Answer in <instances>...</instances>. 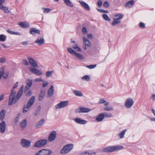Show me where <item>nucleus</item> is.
<instances>
[{
	"label": "nucleus",
	"mask_w": 155,
	"mask_h": 155,
	"mask_svg": "<svg viewBox=\"0 0 155 155\" xmlns=\"http://www.w3.org/2000/svg\"><path fill=\"white\" fill-rule=\"evenodd\" d=\"M73 145L71 144H67L61 150V153L62 154L67 153L73 149Z\"/></svg>",
	"instance_id": "obj_3"
},
{
	"label": "nucleus",
	"mask_w": 155,
	"mask_h": 155,
	"mask_svg": "<svg viewBox=\"0 0 155 155\" xmlns=\"http://www.w3.org/2000/svg\"><path fill=\"white\" fill-rule=\"evenodd\" d=\"M72 47L76 51H78L80 52L82 51L81 49L78 46L77 44H76L75 46H73Z\"/></svg>",
	"instance_id": "obj_36"
},
{
	"label": "nucleus",
	"mask_w": 155,
	"mask_h": 155,
	"mask_svg": "<svg viewBox=\"0 0 155 155\" xmlns=\"http://www.w3.org/2000/svg\"><path fill=\"white\" fill-rule=\"evenodd\" d=\"M74 120L76 123L81 124H85L87 123L86 120H82L79 118H75L74 119Z\"/></svg>",
	"instance_id": "obj_15"
},
{
	"label": "nucleus",
	"mask_w": 155,
	"mask_h": 155,
	"mask_svg": "<svg viewBox=\"0 0 155 155\" xmlns=\"http://www.w3.org/2000/svg\"><path fill=\"white\" fill-rule=\"evenodd\" d=\"M74 55L80 59L82 60L83 59L84 57L81 54L76 52Z\"/></svg>",
	"instance_id": "obj_42"
},
{
	"label": "nucleus",
	"mask_w": 155,
	"mask_h": 155,
	"mask_svg": "<svg viewBox=\"0 0 155 155\" xmlns=\"http://www.w3.org/2000/svg\"><path fill=\"white\" fill-rule=\"evenodd\" d=\"M6 113V110L3 109L0 112V120L3 121L4 120Z\"/></svg>",
	"instance_id": "obj_21"
},
{
	"label": "nucleus",
	"mask_w": 155,
	"mask_h": 155,
	"mask_svg": "<svg viewBox=\"0 0 155 155\" xmlns=\"http://www.w3.org/2000/svg\"><path fill=\"white\" fill-rule=\"evenodd\" d=\"M134 103L133 99L132 98H128L126 99L124 103V106L127 108H130L133 105Z\"/></svg>",
	"instance_id": "obj_6"
},
{
	"label": "nucleus",
	"mask_w": 155,
	"mask_h": 155,
	"mask_svg": "<svg viewBox=\"0 0 155 155\" xmlns=\"http://www.w3.org/2000/svg\"><path fill=\"white\" fill-rule=\"evenodd\" d=\"M103 18L105 20L110 21V19L109 18L108 16L106 14H103L102 15Z\"/></svg>",
	"instance_id": "obj_39"
},
{
	"label": "nucleus",
	"mask_w": 155,
	"mask_h": 155,
	"mask_svg": "<svg viewBox=\"0 0 155 155\" xmlns=\"http://www.w3.org/2000/svg\"><path fill=\"white\" fill-rule=\"evenodd\" d=\"M46 139H42L37 141L35 144L34 147H40L45 145L47 143Z\"/></svg>",
	"instance_id": "obj_4"
},
{
	"label": "nucleus",
	"mask_w": 155,
	"mask_h": 155,
	"mask_svg": "<svg viewBox=\"0 0 155 155\" xmlns=\"http://www.w3.org/2000/svg\"><path fill=\"white\" fill-rule=\"evenodd\" d=\"M51 153V151L48 150L42 149L36 153L35 155H50Z\"/></svg>",
	"instance_id": "obj_7"
},
{
	"label": "nucleus",
	"mask_w": 155,
	"mask_h": 155,
	"mask_svg": "<svg viewBox=\"0 0 155 155\" xmlns=\"http://www.w3.org/2000/svg\"><path fill=\"white\" fill-rule=\"evenodd\" d=\"M97 65L95 64H92L86 66V67L90 69H92L95 68L96 67Z\"/></svg>",
	"instance_id": "obj_47"
},
{
	"label": "nucleus",
	"mask_w": 155,
	"mask_h": 155,
	"mask_svg": "<svg viewBox=\"0 0 155 155\" xmlns=\"http://www.w3.org/2000/svg\"><path fill=\"white\" fill-rule=\"evenodd\" d=\"M30 107H29L27 105L26 106H24L23 110V113H25L28 111Z\"/></svg>",
	"instance_id": "obj_48"
},
{
	"label": "nucleus",
	"mask_w": 155,
	"mask_h": 155,
	"mask_svg": "<svg viewBox=\"0 0 155 155\" xmlns=\"http://www.w3.org/2000/svg\"><path fill=\"white\" fill-rule=\"evenodd\" d=\"M79 3L81 4V6L84 7L85 9L89 11L90 8L86 2L83 1H79Z\"/></svg>",
	"instance_id": "obj_16"
},
{
	"label": "nucleus",
	"mask_w": 155,
	"mask_h": 155,
	"mask_svg": "<svg viewBox=\"0 0 155 155\" xmlns=\"http://www.w3.org/2000/svg\"><path fill=\"white\" fill-rule=\"evenodd\" d=\"M102 2L101 0H99L97 2L98 5L99 6H102Z\"/></svg>",
	"instance_id": "obj_60"
},
{
	"label": "nucleus",
	"mask_w": 155,
	"mask_h": 155,
	"mask_svg": "<svg viewBox=\"0 0 155 155\" xmlns=\"http://www.w3.org/2000/svg\"><path fill=\"white\" fill-rule=\"evenodd\" d=\"M41 109V106H38L36 109L35 110V112L34 114V115L35 116H36L39 114Z\"/></svg>",
	"instance_id": "obj_34"
},
{
	"label": "nucleus",
	"mask_w": 155,
	"mask_h": 155,
	"mask_svg": "<svg viewBox=\"0 0 155 155\" xmlns=\"http://www.w3.org/2000/svg\"><path fill=\"white\" fill-rule=\"evenodd\" d=\"M18 82H17L15 84L12 89L14 90V89L16 88L18 86Z\"/></svg>",
	"instance_id": "obj_63"
},
{
	"label": "nucleus",
	"mask_w": 155,
	"mask_h": 155,
	"mask_svg": "<svg viewBox=\"0 0 155 155\" xmlns=\"http://www.w3.org/2000/svg\"><path fill=\"white\" fill-rule=\"evenodd\" d=\"M91 110L90 108L84 107H79L75 110V112L77 113H85L90 112Z\"/></svg>",
	"instance_id": "obj_9"
},
{
	"label": "nucleus",
	"mask_w": 155,
	"mask_h": 155,
	"mask_svg": "<svg viewBox=\"0 0 155 155\" xmlns=\"http://www.w3.org/2000/svg\"><path fill=\"white\" fill-rule=\"evenodd\" d=\"M32 82L33 81L32 79H28L26 81V85L31 87L32 85Z\"/></svg>",
	"instance_id": "obj_37"
},
{
	"label": "nucleus",
	"mask_w": 155,
	"mask_h": 155,
	"mask_svg": "<svg viewBox=\"0 0 155 155\" xmlns=\"http://www.w3.org/2000/svg\"><path fill=\"white\" fill-rule=\"evenodd\" d=\"M67 50L71 54H74V55L75 53H76V52L71 48H67Z\"/></svg>",
	"instance_id": "obj_38"
},
{
	"label": "nucleus",
	"mask_w": 155,
	"mask_h": 155,
	"mask_svg": "<svg viewBox=\"0 0 155 155\" xmlns=\"http://www.w3.org/2000/svg\"><path fill=\"white\" fill-rule=\"evenodd\" d=\"M56 133L55 131H52L49 135L48 140L49 142L53 141L55 138Z\"/></svg>",
	"instance_id": "obj_10"
},
{
	"label": "nucleus",
	"mask_w": 155,
	"mask_h": 155,
	"mask_svg": "<svg viewBox=\"0 0 155 155\" xmlns=\"http://www.w3.org/2000/svg\"><path fill=\"white\" fill-rule=\"evenodd\" d=\"M45 122V120L42 119L40 120L36 125V127L37 128L40 127L44 124Z\"/></svg>",
	"instance_id": "obj_25"
},
{
	"label": "nucleus",
	"mask_w": 155,
	"mask_h": 155,
	"mask_svg": "<svg viewBox=\"0 0 155 155\" xmlns=\"http://www.w3.org/2000/svg\"><path fill=\"white\" fill-rule=\"evenodd\" d=\"M48 84V82L47 81H46L45 82H44L43 83V85H42V87H45L46 86H47Z\"/></svg>",
	"instance_id": "obj_58"
},
{
	"label": "nucleus",
	"mask_w": 155,
	"mask_h": 155,
	"mask_svg": "<svg viewBox=\"0 0 155 155\" xmlns=\"http://www.w3.org/2000/svg\"><path fill=\"white\" fill-rule=\"evenodd\" d=\"M124 16V15L120 14H119L116 15L114 18V19H116L119 20L120 19L122 18Z\"/></svg>",
	"instance_id": "obj_32"
},
{
	"label": "nucleus",
	"mask_w": 155,
	"mask_h": 155,
	"mask_svg": "<svg viewBox=\"0 0 155 155\" xmlns=\"http://www.w3.org/2000/svg\"><path fill=\"white\" fill-rule=\"evenodd\" d=\"M16 93L15 91L12 89L11 93L9 96L8 103L9 105L15 104L20 98L22 94V92L19 91L15 97Z\"/></svg>",
	"instance_id": "obj_1"
},
{
	"label": "nucleus",
	"mask_w": 155,
	"mask_h": 155,
	"mask_svg": "<svg viewBox=\"0 0 155 155\" xmlns=\"http://www.w3.org/2000/svg\"><path fill=\"white\" fill-rule=\"evenodd\" d=\"M123 148V147L121 146H110L104 148L102 151L105 152H111L122 149Z\"/></svg>",
	"instance_id": "obj_2"
},
{
	"label": "nucleus",
	"mask_w": 155,
	"mask_h": 155,
	"mask_svg": "<svg viewBox=\"0 0 155 155\" xmlns=\"http://www.w3.org/2000/svg\"><path fill=\"white\" fill-rule=\"evenodd\" d=\"M105 100L104 98H101L100 99V101L99 102V103L100 104H103Z\"/></svg>",
	"instance_id": "obj_59"
},
{
	"label": "nucleus",
	"mask_w": 155,
	"mask_h": 155,
	"mask_svg": "<svg viewBox=\"0 0 155 155\" xmlns=\"http://www.w3.org/2000/svg\"><path fill=\"white\" fill-rule=\"evenodd\" d=\"M53 71H47L45 73V75L46 77H49L51 76L52 75V74L53 73Z\"/></svg>",
	"instance_id": "obj_40"
},
{
	"label": "nucleus",
	"mask_w": 155,
	"mask_h": 155,
	"mask_svg": "<svg viewBox=\"0 0 155 155\" xmlns=\"http://www.w3.org/2000/svg\"><path fill=\"white\" fill-rule=\"evenodd\" d=\"M44 39L43 38H38L36 40L35 42L39 45H41L44 44Z\"/></svg>",
	"instance_id": "obj_20"
},
{
	"label": "nucleus",
	"mask_w": 155,
	"mask_h": 155,
	"mask_svg": "<svg viewBox=\"0 0 155 155\" xmlns=\"http://www.w3.org/2000/svg\"><path fill=\"white\" fill-rule=\"evenodd\" d=\"M82 32L84 35H86L87 32V29L85 27H83L82 30Z\"/></svg>",
	"instance_id": "obj_49"
},
{
	"label": "nucleus",
	"mask_w": 155,
	"mask_h": 155,
	"mask_svg": "<svg viewBox=\"0 0 155 155\" xmlns=\"http://www.w3.org/2000/svg\"><path fill=\"white\" fill-rule=\"evenodd\" d=\"M103 6L104 7H108L109 6V4L107 2L105 1L104 2L103 4Z\"/></svg>",
	"instance_id": "obj_56"
},
{
	"label": "nucleus",
	"mask_w": 155,
	"mask_h": 155,
	"mask_svg": "<svg viewBox=\"0 0 155 155\" xmlns=\"http://www.w3.org/2000/svg\"><path fill=\"white\" fill-rule=\"evenodd\" d=\"M29 62L31 66L34 68H37L38 67V65L35 61L33 58H31L29 57H27Z\"/></svg>",
	"instance_id": "obj_11"
},
{
	"label": "nucleus",
	"mask_w": 155,
	"mask_h": 155,
	"mask_svg": "<svg viewBox=\"0 0 155 155\" xmlns=\"http://www.w3.org/2000/svg\"><path fill=\"white\" fill-rule=\"evenodd\" d=\"M95 152L86 151L81 153L79 155H95Z\"/></svg>",
	"instance_id": "obj_24"
},
{
	"label": "nucleus",
	"mask_w": 155,
	"mask_h": 155,
	"mask_svg": "<svg viewBox=\"0 0 155 155\" xmlns=\"http://www.w3.org/2000/svg\"><path fill=\"white\" fill-rule=\"evenodd\" d=\"M103 114V113H101L98 115L96 118V120L98 122L102 121L104 118Z\"/></svg>",
	"instance_id": "obj_26"
},
{
	"label": "nucleus",
	"mask_w": 155,
	"mask_h": 155,
	"mask_svg": "<svg viewBox=\"0 0 155 155\" xmlns=\"http://www.w3.org/2000/svg\"><path fill=\"white\" fill-rule=\"evenodd\" d=\"M31 143L29 140L23 138L21 140L20 144L23 147L28 148L31 146Z\"/></svg>",
	"instance_id": "obj_5"
},
{
	"label": "nucleus",
	"mask_w": 155,
	"mask_h": 155,
	"mask_svg": "<svg viewBox=\"0 0 155 155\" xmlns=\"http://www.w3.org/2000/svg\"><path fill=\"white\" fill-rule=\"evenodd\" d=\"M4 73V70L3 67L1 68L0 71V77L1 78L3 75Z\"/></svg>",
	"instance_id": "obj_51"
},
{
	"label": "nucleus",
	"mask_w": 155,
	"mask_h": 155,
	"mask_svg": "<svg viewBox=\"0 0 155 155\" xmlns=\"http://www.w3.org/2000/svg\"><path fill=\"white\" fill-rule=\"evenodd\" d=\"M82 38L85 45L87 46L90 47V43L89 41L84 36Z\"/></svg>",
	"instance_id": "obj_28"
},
{
	"label": "nucleus",
	"mask_w": 155,
	"mask_h": 155,
	"mask_svg": "<svg viewBox=\"0 0 155 155\" xmlns=\"http://www.w3.org/2000/svg\"><path fill=\"white\" fill-rule=\"evenodd\" d=\"M6 61L5 58H0V63H4Z\"/></svg>",
	"instance_id": "obj_55"
},
{
	"label": "nucleus",
	"mask_w": 155,
	"mask_h": 155,
	"mask_svg": "<svg viewBox=\"0 0 155 155\" xmlns=\"http://www.w3.org/2000/svg\"><path fill=\"white\" fill-rule=\"evenodd\" d=\"M134 4V1L132 0L127 2L125 5V6L127 8H130L133 7Z\"/></svg>",
	"instance_id": "obj_17"
},
{
	"label": "nucleus",
	"mask_w": 155,
	"mask_h": 155,
	"mask_svg": "<svg viewBox=\"0 0 155 155\" xmlns=\"http://www.w3.org/2000/svg\"><path fill=\"white\" fill-rule=\"evenodd\" d=\"M81 79L83 80H85L87 81H89L90 80V78L88 75H85L81 78Z\"/></svg>",
	"instance_id": "obj_41"
},
{
	"label": "nucleus",
	"mask_w": 155,
	"mask_h": 155,
	"mask_svg": "<svg viewBox=\"0 0 155 155\" xmlns=\"http://www.w3.org/2000/svg\"><path fill=\"white\" fill-rule=\"evenodd\" d=\"M4 79H6L8 76V74L6 73H4L3 75H2Z\"/></svg>",
	"instance_id": "obj_64"
},
{
	"label": "nucleus",
	"mask_w": 155,
	"mask_h": 155,
	"mask_svg": "<svg viewBox=\"0 0 155 155\" xmlns=\"http://www.w3.org/2000/svg\"><path fill=\"white\" fill-rule=\"evenodd\" d=\"M6 123L4 121H3L0 124V132L2 133H4L5 131Z\"/></svg>",
	"instance_id": "obj_13"
},
{
	"label": "nucleus",
	"mask_w": 155,
	"mask_h": 155,
	"mask_svg": "<svg viewBox=\"0 0 155 155\" xmlns=\"http://www.w3.org/2000/svg\"><path fill=\"white\" fill-rule=\"evenodd\" d=\"M27 120L26 119L23 120L20 123V126L24 130L27 126Z\"/></svg>",
	"instance_id": "obj_27"
},
{
	"label": "nucleus",
	"mask_w": 155,
	"mask_h": 155,
	"mask_svg": "<svg viewBox=\"0 0 155 155\" xmlns=\"http://www.w3.org/2000/svg\"><path fill=\"white\" fill-rule=\"evenodd\" d=\"M30 87L28 86L27 85H26L24 89V92L25 93L27 92Z\"/></svg>",
	"instance_id": "obj_53"
},
{
	"label": "nucleus",
	"mask_w": 155,
	"mask_h": 155,
	"mask_svg": "<svg viewBox=\"0 0 155 155\" xmlns=\"http://www.w3.org/2000/svg\"><path fill=\"white\" fill-rule=\"evenodd\" d=\"M4 73V70L3 67L1 68L0 71V77L1 78L3 75Z\"/></svg>",
	"instance_id": "obj_50"
},
{
	"label": "nucleus",
	"mask_w": 155,
	"mask_h": 155,
	"mask_svg": "<svg viewBox=\"0 0 155 155\" xmlns=\"http://www.w3.org/2000/svg\"><path fill=\"white\" fill-rule=\"evenodd\" d=\"M74 94L76 96L79 97H81L83 96V94L80 91L74 90L73 91Z\"/></svg>",
	"instance_id": "obj_29"
},
{
	"label": "nucleus",
	"mask_w": 155,
	"mask_h": 155,
	"mask_svg": "<svg viewBox=\"0 0 155 155\" xmlns=\"http://www.w3.org/2000/svg\"><path fill=\"white\" fill-rule=\"evenodd\" d=\"M29 69L30 71L35 74L39 75H41L42 74L41 72L40 71L35 68L30 67Z\"/></svg>",
	"instance_id": "obj_14"
},
{
	"label": "nucleus",
	"mask_w": 155,
	"mask_h": 155,
	"mask_svg": "<svg viewBox=\"0 0 155 155\" xmlns=\"http://www.w3.org/2000/svg\"><path fill=\"white\" fill-rule=\"evenodd\" d=\"M63 1L67 5L71 7L74 6L73 4L69 0H63Z\"/></svg>",
	"instance_id": "obj_30"
},
{
	"label": "nucleus",
	"mask_w": 155,
	"mask_h": 155,
	"mask_svg": "<svg viewBox=\"0 0 155 155\" xmlns=\"http://www.w3.org/2000/svg\"><path fill=\"white\" fill-rule=\"evenodd\" d=\"M43 80L41 78H36L35 79V81L37 82V81H43Z\"/></svg>",
	"instance_id": "obj_61"
},
{
	"label": "nucleus",
	"mask_w": 155,
	"mask_h": 155,
	"mask_svg": "<svg viewBox=\"0 0 155 155\" xmlns=\"http://www.w3.org/2000/svg\"><path fill=\"white\" fill-rule=\"evenodd\" d=\"M69 104L68 101H63L55 106L56 109L61 108L67 107Z\"/></svg>",
	"instance_id": "obj_8"
},
{
	"label": "nucleus",
	"mask_w": 155,
	"mask_h": 155,
	"mask_svg": "<svg viewBox=\"0 0 155 155\" xmlns=\"http://www.w3.org/2000/svg\"><path fill=\"white\" fill-rule=\"evenodd\" d=\"M0 9H2L6 13H8L10 12L7 7L3 6V5L2 7L0 6Z\"/></svg>",
	"instance_id": "obj_33"
},
{
	"label": "nucleus",
	"mask_w": 155,
	"mask_h": 155,
	"mask_svg": "<svg viewBox=\"0 0 155 155\" xmlns=\"http://www.w3.org/2000/svg\"><path fill=\"white\" fill-rule=\"evenodd\" d=\"M126 131L127 130H124L121 131V132H120L119 134H118V136L120 138H122L124 137V135Z\"/></svg>",
	"instance_id": "obj_31"
},
{
	"label": "nucleus",
	"mask_w": 155,
	"mask_h": 155,
	"mask_svg": "<svg viewBox=\"0 0 155 155\" xmlns=\"http://www.w3.org/2000/svg\"><path fill=\"white\" fill-rule=\"evenodd\" d=\"M30 33L32 35H34L35 34H40V31L35 28H31L30 29Z\"/></svg>",
	"instance_id": "obj_19"
},
{
	"label": "nucleus",
	"mask_w": 155,
	"mask_h": 155,
	"mask_svg": "<svg viewBox=\"0 0 155 155\" xmlns=\"http://www.w3.org/2000/svg\"><path fill=\"white\" fill-rule=\"evenodd\" d=\"M114 20V21L112 23V25L113 26H115L116 25L120 23L121 22L120 21V20H118L116 19Z\"/></svg>",
	"instance_id": "obj_43"
},
{
	"label": "nucleus",
	"mask_w": 155,
	"mask_h": 155,
	"mask_svg": "<svg viewBox=\"0 0 155 155\" xmlns=\"http://www.w3.org/2000/svg\"><path fill=\"white\" fill-rule=\"evenodd\" d=\"M48 95L49 97H51L52 95L54 93V86L52 85L48 91Z\"/></svg>",
	"instance_id": "obj_23"
},
{
	"label": "nucleus",
	"mask_w": 155,
	"mask_h": 155,
	"mask_svg": "<svg viewBox=\"0 0 155 155\" xmlns=\"http://www.w3.org/2000/svg\"><path fill=\"white\" fill-rule=\"evenodd\" d=\"M104 115V117H112V114L110 113H103Z\"/></svg>",
	"instance_id": "obj_46"
},
{
	"label": "nucleus",
	"mask_w": 155,
	"mask_h": 155,
	"mask_svg": "<svg viewBox=\"0 0 155 155\" xmlns=\"http://www.w3.org/2000/svg\"><path fill=\"white\" fill-rule=\"evenodd\" d=\"M7 32L10 34H12V35H20V34L18 32H14L12 31H11L9 29H8L7 30Z\"/></svg>",
	"instance_id": "obj_35"
},
{
	"label": "nucleus",
	"mask_w": 155,
	"mask_h": 155,
	"mask_svg": "<svg viewBox=\"0 0 155 155\" xmlns=\"http://www.w3.org/2000/svg\"><path fill=\"white\" fill-rule=\"evenodd\" d=\"M45 96V91L41 90L39 95L38 100L40 101H41Z\"/></svg>",
	"instance_id": "obj_22"
},
{
	"label": "nucleus",
	"mask_w": 155,
	"mask_h": 155,
	"mask_svg": "<svg viewBox=\"0 0 155 155\" xmlns=\"http://www.w3.org/2000/svg\"><path fill=\"white\" fill-rule=\"evenodd\" d=\"M139 26L140 28H145V25L143 22H140L139 23Z\"/></svg>",
	"instance_id": "obj_54"
},
{
	"label": "nucleus",
	"mask_w": 155,
	"mask_h": 155,
	"mask_svg": "<svg viewBox=\"0 0 155 155\" xmlns=\"http://www.w3.org/2000/svg\"><path fill=\"white\" fill-rule=\"evenodd\" d=\"M35 99V97L32 96L29 100L27 105L29 107H31L34 103Z\"/></svg>",
	"instance_id": "obj_18"
},
{
	"label": "nucleus",
	"mask_w": 155,
	"mask_h": 155,
	"mask_svg": "<svg viewBox=\"0 0 155 155\" xmlns=\"http://www.w3.org/2000/svg\"><path fill=\"white\" fill-rule=\"evenodd\" d=\"M104 109L106 111H110L113 110V108L112 107H106L104 108Z\"/></svg>",
	"instance_id": "obj_52"
},
{
	"label": "nucleus",
	"mask_w": 155,
	"mask_h": 155,
	"mask_svg": "<svg viewBox=\"0 0 155 155\" xmlns=\"http://www.w3.org/2000/svg\"><path fill=\"white\" fill-rule=\"evenodd\" d=\"M23 64L26 65H28L29 63L28 61L25 59H24L23 61Z\"/></svg>",
	"instance_id": "obj_57"
},
{
	"label": "nucleus",
	"mask_w": 155,
	"mask_h": 155,
	"mask_svg": "<svg viewBox=\"0 0 155 155\" xmlns=\"http://www.w3.org/2000/svg\"><path fill=\"white\" fill-rule=\"evenodd\" d=\"M6 38V36L3 35H0V41H5Z\"/></svg>",
	"instance_id": "obj_44"
},
{
	"label": "nucleus",
	"mask_w": 155,
	"mask_h": 155,
	"mask_svg": "<svg viewBox=\"0 0 155 155\" xmlns=\"http://www.w3.org/2000/svg\"><path fill=\"white\" fill-rule=\"evenodd\" d=\"M18 25L22 28H27L29 27V24L27 21L21 22Z\"/></svg>",
	"instance_id": "obj_12"
},
{
	"label": "nucleus",
	"mask_w": 155,
	"mask_h": 155,
	"mask_svg": "<svg viewBox=\"0 0 155 155\" xmlns=\"http://www.w3.org/2000/svg\"><path fill=\"white\" fill-rule=\"evenodd\" d=\"M29 42V41H28L22 42V44L23 45H28V44Z\"/></svg>",
	"instance_id": "obj_62"
},
{
	"label": "nucleus",
	"mask_w": 155,
	"mask_h": 155,
	"mask_svg": "<svg viewBox=\"0 0 155 155\" xmlns=\"http://www.w3.org/2000/svg\"><path fill=\"white\" fill-rule=\"evenodd\" d=\"M42 9L44 10V12L45 13H48L51 11V9L49 8H42Z\"/></svg>",
	"instance_id": "obj_45"
}]
</instances>
